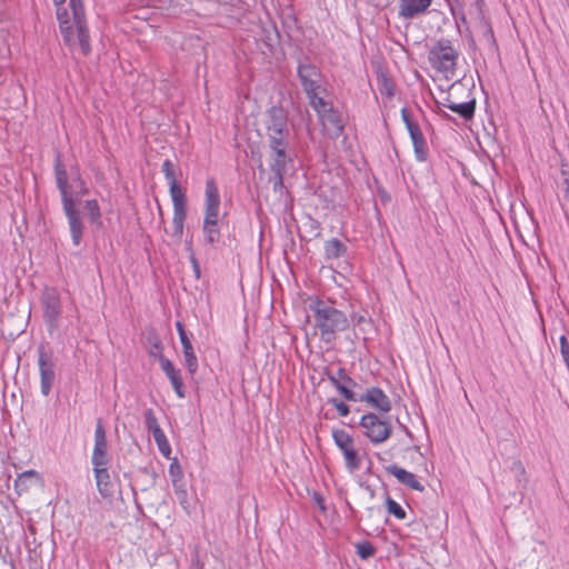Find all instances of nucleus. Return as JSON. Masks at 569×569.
Returning a JSON list of instances; mask_svg holds the SVG:
<instances>
[{
	"instance_id": "1",
	"label": "nucleus",
	"mask_w": 569,
	"mask_h": 569,
	"mask_svg": "<svg viewBox=\"0 0 569 569\" xmlns=\"http://www.w3.org/2000/svg\"><path fill=\"white\" fill-rule=\"evenodd\" d=\"M309 309L312 312L313 327L325 343L333 342L338 333L349 328L346 312L336 308L331 301L317 298L309 305Z\"/></svg>"
},
{
	"instance_id": "2",
	"label": "nucleus",
	"mask_w": 569,
	"mask_h": 569,
	"mask_svg": "<svg viewBox=\"0 0 569 569\" xmlns=\"http://www.w3.org/2000/svg\"><path fill=\"white\" fill-rule=\"evenodd\" d=\"M459 53L448 39L438 40L429 51V62L433 69L452 78L456 71Z\"/></svg>"
},
{
	"instance_id": "3",
	"label": "nucleus",
	"mask_w": 569,
	"mask_h": 569,
	"mask_svg": "<svg viewBox=\"0 0 569 569\" xmlns=\"http://www.w3.org/2000/svg\"><path fill=\"white\" fill-rule=\"evenodd\" d=\"M266 129L269 144L289 143L288 117L283 108L271 107L268 110Z\"/></svg>"
},
{
	"instance_id": "4",
	"label": "nucleus",
	"mask_w": 569,
	"mask_h": 569,
	"mask_svg": "<svg viewBox=\"0 0 569 569\" xmlns=\"http://www.w3.org/2000/svg\"><path fill=\"white\" fill-rule=\"evenodd\" d=\"M38 366L40 371L41 393L48 396L56 380L53 352L43 343L38 347Z\"/></svg>"
},
{
	"instance_id": "5",
	"label": "nucleus",
	"mask_w": 569,
	"mask_h": 569,
	"mask_svg": "<svg viewBox=\"0 0 569 569\" xmlns=\"http://www.w3.org/2000/svg\"><path fill=\"white\" fill-rule=\"evenodd\" d=\"M360 426L363 428L365 435L369 440L376 445L386 441L392 431L388 420H383L372 412L362 416Z\"/></svg>"
},
{
	"instance_id": "6",
	"label": "nucleus",
	"mask_w": 569,
	"mask_h": 569,
	"mask_svg": "<svg viewBox=\"0 0 569 569\" xmlns=\"http://www.w3.org/2000/svg\"><path fill=\"white\" fill-rule=\"evenodd\" d=\"M289 143H281V146L269 144L271 149L270 168L273 176L270 178L274 191H280L283 188V174L286 172L287 162V148Z\"/></svg>"
},
{
	"instance_id": "7",
	"label": "nucleus",
	"mask_w": 569,
	"mask_h": 569,
	"mask_svg": "<svg viewBox=\"0 0 569 569\" xmlns=\"http://www.w3.org/2000/svg\"><path fill=\"white\" fill-rule=\"evenodd\" d=\"M332 438L337 447L342 451L346 467L349 471H356L360 468V458L353 447L352 437L342 429L333 430Z\"/></svg>"
},
{
	"instance_id": "8",
	"label": "nucleus",
	"mask_w": 569,
	"mask_h": 569,
	"mask_svg": "<svg viewBox=\"0 0 569 569\" xmlns=\"http://www.w3.org/2000/svg\"><path fill=\"white\" fill-rule=\"evenodd\" d=\"M298 78L306 94L321 90L322 76L320 69L308 62H300L298 66Z\"/></svg>"
},
{
	"instance_id": "9",
	"label": "nucleus",
	"mask_w": 569,
	"mask_h": 569,
	"mask_svg": "<svg viewBox=\"0 0 569 569\" xmlns=\"http://www.w3.org/2000/svg\"><path fill=\"white\" fill-rule=\"evenodd\" d=\"M42 307L46 323L51 330L56 329L61 315V302L54 289L46 290L42 298Z\"/></svg>"
},
{
	"instance_id": "10",
	"label": "nucleus",
	"mask_w": 569,
	"mask_h": 569,
	"mask_svg": "<svg viewBox=\"0 0 569 569\" xmlns=\"http://www.w3.org/2000/svg\"><path fill=\"white\" fill-rule=\"evenodd\" d=\"M91 461L93 467L107 466L109 462L106 430L100 419L94 431V448Z\"/></svg>"
},
{
	"instance_id": "11",
	"label": "nucleus",
	"mask_w": 569,
	"mask_h": 569,
	"mask_svg": "<svg viewBox=\"0 0 569 569\" xmlns=\"http://www.w3.org/2000/svg\"><path fill=\"white\" fill-rule=\"evenodd\" d=\"M330 383L349 401H357L356 393L351 390L357 383L350 378L343 368H339L336 373L327 372Z\"/></svg>"
},
{
	"instance_id": "12",
	"label": "nucleus",
	"mask_w": 569,
	"mask_h": 569,
	"mask_svg": "<svg viewBox=\"0 0 569 569\" xmlns=\"http://www.w3.org/2000/svg\"><path fill=\"white\" fill-rule=\"evenodd\" d=\"M62 207L64 214L68 218L72 242L74 246H79L83 233V222L80 212L76 207L74 200L62 203Z\"/></svg>"
},
{
	"instance_id": "13",
	"label": "nucleus",
	"mask_w": 569,
	"mask_h": 569,
	"mask_svg": "<svg viewBox=\"0 0 569 569\" xmlns=\"http://www.w3.org/2000/svg\"><path fill=\"white\" fill-rule=\"evenodd\" d=\"M358 401L366 402L371 408L380 412H389L391 410V401L389 397L378 387H371L363 395L357 398Z\"/></svg>"
},
{
	"instance_id": "14",
	"label": "nucleus",
	"mask_w": 569,
	"mask_h": 569,
	"mask_svg": "<svg viewBox=\"0 0 569 569\" xmlns=\"http://www.w3.org/2000/svg\"><path fill=\"white\" fill-rule=\"evenodd\" d=\"M54 177L57 188L61 193V202L73 201V194L71 191L72 186L69 182V174L67 172L66 166L61 161L60 154H57L54 162Z\"/></svg>"
},
{
	"instance_id": "15",
	"label": "nucleus",
	"mask_w": 569,
	"mask_h": 569,
	"mask_svg": "<svg viewBox=\"0 0 569 569\" xmlns=\"http://www.w3.org/2000/svg\"><path fill=\"white\" fill-rule=\"evenodd\" d=\"M432 0H399L398 14L403 19H413L427 12Z\"/></svg>"
},
{
	"instance_id": "16",
	"label": "nucleus",
	"mask_w": 569,
	"mask_h": 569,
	"mask_svg": "<svg viewBox=\"0 0 569 569\" xmlns=\"http://www.w3.org/2000/svg\"><path fill=\"white\" fill-rule=\"evenodd\" d=\"M319 117L323 126V129L326 130L328 136H330L331 138H337L342 133L345 128L343 119L340 112L333 109V107L331 109H328Z\"/></svg>"
},
{
	"instance_id": "17",
	"label": "nucleus",
	"mask_w": 569,
	"mask_h": 569,
	"mask_svg": "<svg viewBox=\"0 0 569 569\" xmlns=\"http://www.w3.org/2000/svg\"><path fill=\"white\" fill-rule=\"evenodd\" d=\"M206 203H207V211H206V218H204L203 232H204L206 239L209 242H212L213 241V179H209L207 181Z\"/></svg>"
},
{
	"instance_id": "18",
	"label": "nucleus",
	"mask_w": 569,
	"mask_h": 569,
	"mask_svg": "<svg viewBox=\"0 0 569 569\" xmlns=\"http://www.w3.org/2000/svg\"><path fill=\"white\" fill-rule=\"evenodd\" d=\"M162 371L166 373L168 379L170 380L177 396L179 398L184 397V386L180 375V370L176 369L173 363L166 357H161L160 362Z\"/></svg>"
},
{
	"instance_id": "19",
	"label": "nucleus",
	"mask_w": 569,
	"mask_h": 569,
	"mask_svg": "<svg viewBox=\"0 0 569 569\" xmlns=\"http://www.w3.org/2000/svg\"><path fill=\"white\" fill-rule=\"evenodd\" d=\"M386 470L389 475L396 477L400 483L409 487L410 489L420 492L425 490V487L417 480L412 472H409L406 469L398 467L397 465L388 466Z\"/></svg>"
},
{
	"instance_id": "20",
	"label": "nucleus",
	"mask_w": 569,
	"mask_h": 569,
	"mask_svg": "<svg viewBox=\"0 0 569 569\" xmlns=\"http://www.w3.org/2000/svg\"><path fill=\"white\" fill-rule=\"evenodd\" d=\"M171 199L173 203L172 224L174 229V234L177 237H181L183 232V222L187 216V199L186 196L173 197Z\"/></svg>"
},
{
	"instance_id": "21",
	"label": "nucleus",
	"mask_w": 569,
	"mask_h": 569,
	"mask_svg": "<svg viewBox=\"0 0 569 569\" xmlns=\"http://www.w3.org/2000/svg\"><path fill=\"white\" fill-rule=\"evenodd\" d=\"M443 106L458 113L461 118L469 120L475 114L476 100L472 98L469 101L457 102L453 99V94L449 93V96L445 99Z\"/></svg>"
},
{
	"instance_id": "22",
	"label": "nucleus",
	"mask_w": 569,
	"mask_h": 569,
	"mask_svg": "<svg viewBox=\"0 0 569 569\" xmlns=\"http://www.w3.org/2000/svg\"><path fill=\"white\" fill-rule=\"evenodd\" d=\"M97 488L103 498L111 497L113 486L107 466L93 467Z\"/></svg>"
},
{
	"instance_id": "23",
	"label": "nucleus",
	"mask_w": 569,
	"mask_h": 569,
	"mask_svg": "<svg viewBox=\"0 0 569 569\" xmlns=\"http://www.w3.org/2000/svg\"><path fill=\"white\" fill-rule=\"evenodd\" d=\"M162 172L169 183V191L171 198L173 197H180L186 196L182 188L179 186L176 172H174V166L171 160L167 159L162 163Z\"/></svg>"
},
{
	"instance_id": "24",
	"label": "nucleus",
	"mask_w": 569,
	"mask_h": 569,
	"mask_svg": "<svg viewBox=\"0 0 569 569\" xmlns=\"http://www.w3.org/2000/svg\"><path fill=\"white\" fill-rule=\"evenodd\" d=\"M485 0H470L468 14L475 20V22L481 27L487 28L490 31L489 22L485 16Z\"/></svg>"
},
{
	"instance_id": "25",
	"label": "nucleus",
	"mask_w": 569,
	"mask_h": 569,
	"mask_svg": "<svg viewBox=\"0 0 569 569\" xmlns=\"http://www.w3.org/2000/svg\"><path fill=\"white\" fill-rule=\"evenodd\" d=\"M39 480V473L36 470H27L14 480V488L21 495Z\"/></svg>"
},
{
	"instance_id": "26",
	"label": "nucleus",
	"mask_w": 569,
	"mask_h": 569,
	"mask_svg": "<svg viewBox=\"0 0 569 569\" xmlns=\"http://www.w3.org/2000/svg\"><path fill=\"white\" fill-rule=\"evenodd\" d=\"M180 342L183 348V356L188 371L192 375L198 368L197 357L193 352L192 343L188 336L181 337Z\"/></svg>"
},
{
	"instance_id": "27",
	"label": "nucleus",
	"mask_w": 569,
	"mask_h": 569,
	"mask_svg": "<svg viewBox=\"0 0 569 569\" xmlns=\"http://www.w3.org/2000/svg\"><path fill=\"white\" fill-rule=\"evenodd\" d=\"M347 251V247L337 238L330 239L325 244V253L327 259H337L342 257Z\"/></svg>"
},
{
	"instance_id": "28",
	"label": "nucleus",
	"mask_w": 569,
	"mask_h": 569,
	"mask_svg": "<svg viewBox=\"0 0 569 569\" xmlns=\"http://www.w3.org/2000/svg\"><path fill=\"white\" fill-rule=\"evenodd\" d=\"M56 7H57V19L59 20V23H60V31L63 34L64 40L67 42H69L71 33H72V31H71L72 27L70 26V22H69V13H68L67 9L63 7V4L56 6Z\"/></svg>"
},
{
	"instance_id": "29",
	"label": "nucleus",
	"mask_w": 569,
	"mask_h": 569,
	"mask_svg": "<svg viewBox=\"0 0 569 569\" xmlns=\"http://www.w3.org/2000/svg\"><path fill=\"white\" fill-rule=\"evenodd\" d=\"M84 209L89 216L90 223L97 228L102 227V214L97 200H87Z\"/></svg>"
},
{
	"instance_id": "30",
	"label": "nucleus",
	"mask_w": 569,
	"mask_h": 569,
	"mask_svg": "<svg viewBox=\"0 0 569 569\" xmlns=\"http://www.w3.org/2000/svg\"><path fill=\"white\" fill-rule=\"evenodd\" d=\"M148 342V353L152 358H157L159 362H161V357H164L162 353L163 345L159 338V336L153 331L150 332L147 337Z\"/></svg>"
},
{
	"instance_id": "31",
	"label": "nucleus",
	"mask_w": 569,
	"mask_h": 569,
	"mask_svg": "<svg viewBox=\"0 0 569 569\" xmlns=\"http://www.w3.org/2000/svg\"><path fill=\"white\" fill-rule=\"evenodd\" d=\"M78 32V40L81 48V51L84 56L90 53V41H89V32L86 24V19L81 20L80 23H74Z\"/></svg>"
},
{
	"instance_id": "32",
	"label": "nucleus",
	"mask_w": 569,
	"mask_h": 569,
	"mask_svg": "<svg viewBox=\"0 0 569 569\" xmlns=\"http://www.w3.org/2000/svg\"><path fill=\"white\" fill-rule=\"evenodd\" d=\"M320 92H321V90H316V91L311 92L310 94H307L311 107L317 111L318 116L322 114L328 109L332 108V104L330 102L326 101L320 96Z\"/></svg>"
},
{
	"instance_id": "33",
	"label": "nucleus",
	"mask_w": 569,
	"mask_h": 569,
	"mask_svg": "<svg viewBox=\"0 0 569 569\" xmlns=\"http://www.w3.org/2000/svg\"><path fill=\"white\" fill-rule=\"evenodd\" d=\"M153 439L158 446V449L159 451L166 457V458H170V455H171V447H170V443L164 435V432L162 431V429H160L159 431L154 432L153 435Z\"/></svg>"
},
{
	"instance_id": "34",
	"label": "nucleus",
	"mask_w": 569,
	"mask_h": 569,
	"mask_svg": "<svg viewBox=\"0 0 569 569\" xmlns=\"http://www.w3.org/2000/svg\"><path fill=\"white\" fill-rule=\"evenodd\" d=\"M450 6V11L457 22L467 24V17L466 12L463 11L462 4L459 2V0H446Z\"/></svg>"
},
{
	"instance_id": "35",
	"label": "nucleus",
	"mask_w": 569,
	"mask_h": 569,
	"mask_svg": "<svg viewBox=\"0 0 569 569\" xmlns=\"http://www.w3.org/2000/svg\"><path fill=\"white\" fill-rule=\"evenodd\" d=\"M356 552L362 560H367L376 553V548L370 541L365 540L356 545Z\"/></svg>"
},
{
	"instance_id": "36",
	"label": "nucleus",
	"mask_w": 569,
	"mask_h": 569,
	"mask_svg": "<svg viewBox=\"0 0 569 569\" xmlns=\"http://www.w3.org/2000/svg\"><path fill=\"white\" fill-rule=\"evenodd\" d=\"M70 7L73 16V23H80L81 20H84V9L82 0H70Z\"/></svg>"
},
{
	"instance_id": "37",
	"label": "nucleus",
	"mask_w": 569,
	"mask_h": 569,
	"mask_svg": "<svg viewBox=\"0 0 569 569\" xmlns=\"http://www.w3.org/2000/svg\"><path fill=\"white\" fill-rule=\"evenodd\" d=\"M144 423L152 435L161 429L152 409L144 411Z\"/></svg>"
},
{
	"instance_id": "38",
	"label": "nucleus",
	"mask_w": 569,
	"mask_h": 569,
	"mask_svg": "<svg viewBox=\"0 0 569 569\" xmlns=\"http://www.w3.org/2000/svg\"><path fill=\"white\" fill-rule=\"evenodd\" d=\"M387 509L388 512L393 515L397 519L406 518V511L403 508L390 497L387 498Z\"/></svg>"
},
{
	"instance_id": "39",
	"label": "nucleus",
	"mask_w": 569,
	"mask_h": 569,
	"mask_svg": "<svg viewBox=\"0 0 569 569\" xmlns=\"http://www.w3.org/2000/svg\"><path fill=\"white\" fill-rule=\"evenodd\" d=\"M415 154L418 161H426L428 158V148L426 139L412 142Z\"/></svg>"
},
{
	"instance_id": "40",
	"label": "nucleus",
	"mask_w": 569,
	"mask_h": 569,
	"mask_svg": "<svg viewBox=\"0 0 569 569\" xmlns=\"http://www.w3.org/2000/svg\"><path fill=\"white\" fill-rule=\"evenodd\" d=\"M169 476L172 482H177L178 480H182L183 472L180 463L177 458H174L169 466Z\"/></svg>"
},
{
	"instance_id": "41",
	"label": "nucleus",
	"mask_w": 569,
	"mask_h": 569,
	"mask_svg": "<svg viewBox=\"0 0 569 569\" xmlns=\"http://www.w3.org/2000/svg\"><path fill=\"white\" fill-rule=\"evenodd\" d=\"M559 345H560V353L562 356V359L569 369V341L565 335H561L559 338Z\"/></svg>"
},
{
	"instance_id": "42",
	"label": "nucleus",
	"mask_w": 569,
	"mask_h": 569,
	"mask_svg": "<svg viewBox=\"0 0 569 569\" xmlns=\"http://www.w3.org/2000/svg\"><path fill=\"white\" fill-rule=\"evenodd\" d=\"M70 179L72 182H78L79 183V191H78V194L79 196H83L88 192V189L86 188L84 186V182L82 181L81 179V176H80V172L78 170V168H74L71 170L70 172Z\"/></svg>"
},
{
	"instance_id": "43",
	"label": "nucleus",
	"mask_w": 569,
	"mask_h": 569,
	"mask_svg": "<svg viewBox=\"0 0 569 569\" xmlns=\"http://www.w3.org/2000/svg\"><path fill=\"white\" fill-rule=\"evenodd\" d=\"M511 470L516 473L517 477H519L518 481L521 483V487H526L527 479L525 477L526 470L523 465L520 461H515Z\"/></svg>"
},
{
	"instance_id": "44",
	"label": "nucleus",
	"mask_w": 569,
	"mask_h": 569,
	"mask_svg": "<svg viewBox=\"0 0 569 569\" xmlns=\"http://www.w3.org/2000/svg\"><path fill=\"white\" fill-rule=\"evenodd\" d=\"M172 485H173L177 498L179 499V501L181 503H183L186 501V498H187V490H186V485L183 482V479L182 480H178L177 482H172Z\"/></svg>"
},
{
	"instance_id": "45",
	"label": "nucleus",
	"mask_w": 569,
	"mask_h": 569,
	"mask_svg": "<svg viewBox=\"0 0 569 569\" xmlns=\"http://www.w3.org/2000/svg\"><path fill=\"white\" fill-rule=\"evenodd\" d=\"M380 92L382 94H386L387 97H392L393 93H395L393 92V84H392V82L386 76L381 77Z\"/></svg>"
},
{
	"instance_id": "46",
	"label": "nucleus",
	"mask_w": 569,
	"mask_h": 569,
	"mask_svg": "<svg viewBox=\"0 0 569 569\" xmlns=\"http://www.w3.org/2000/svg\"><path fill=\"white\" fill-rule=\"evenodd\" d=\"M330 403H332L335 406L339 416L347 417L349 415V412H350L349 406L346 405L345 402L339 401L336 398H332V399H330Z\"/></svg>"
},
{
	"instance_id": "47",
	"label": "nucleus",
	"mask_w": 569,
	"mask_h": 569,
	"mask_svg": "<svg viewBox=\"0 0 569 569\" xmlns=\"http://www.w3.org/2000/svg\"><path fill=\"white\" fill-rule=\"evenodd\" d=\"M401 117L407 128L409 127V124L415 123V121L410 117L409 111L406 108L401 109Z\"/></svg>"
},
{
	"instance_id": "48",
	"label": "nucleus",
	"mask_w": 569,
	"mask_h": 569,
	"mask_svg": "<svg viewBox=\"0 0 569 569\" xmlns=\"http://www.w3.org/2000/svg\"><path fill=\"white\" fill-rule=\"evenodd\" d=\"M313 499L322 512L326 511L325 500L319 493L313 495Z\"/></svg>"
},
{
	"instance_id": "49",
	"label": "nucleus",
	"mask_w": 569,
	"mask_h": 569,
	"mask_svg": "<svg viewBox=\"0 0 569 569\" xmlns=\"http://www.w3.org/2000/svg\"><path fill=\"white\" fill-rule=\"evenodd\" d=\"M407 129H408V132H409L410 137L412 134H416L419 131H421V129H420V127H419V124L417 122H415L413 124H409V127Z\"/></svg>"
},
{
	"instance_id": "50",
	"label": "nucleus",
	"mask_w": 569,
	"mask_h": 569,
	"mask_svg": "<svg viewBox=\"0 0 569 569\" xmlns=\"http://www.w3.org/2000/svg\"><path fill=\"white\" fill-rule=\"evenodd\" d=\"M176 327H177V330H178V333H179V338L188 336L187 331L184 330L183 325L180 321H177Z\"/></svg>"
},
{
	"instance_id": "51",
	"label": "nucleus",
	"mask_w": 569,
	"mask_h": 569,
	"mask_svg": "<svg viewBox=\"0 0 569 569\" xmlns=\"http://www.w3.org/2000/svg\"><path fill=\"white\" fill-rule=\"evenodd\" d=\"M410 138H411L412 142L420 141V140L425 139L422 131H419L418 133L412 134Z\"/></svg>"
},
{
	"instance_id": "52",
	"label": "nucleus",
	"mask_w": 569,
	"mask_h": 569,
	"mask_svg": "<svg viewBox=\"0 0 569 569\" xmlns=\"http://www.w3.org/2000/svg\"><path fill=\"white\" fill-rule=\"evenodd\" d=\"M66 0H53L54 6L64 4Z\"/></svg>"
},
{
	"instance_id": "53",
	"label": "nucleus",
	"mask_w": 569,
	"mask_h": 569,
	"mask_svg": "<svg viewBox=\"0 0 569 569\" xmlns=\"http://www.w3.org/2000/svg\"><path fill=\"white\" fill-rule=\"evenodd\" d=\"M194 271H196L197 277H199L200 271H199V269H198V266H197V264H194Z\"/></svg>"
},
{
	"instance_id": "54",
	"label": "nucleus",
	"mask_w": 569,
	"mask_h": 569,
	"mask_svg": "<svg viewBox=\"0 0 569 569\" xmlns=\"http://www.w3.org/2000/svg\"><path fill=\"white\" fill-rule=\"evenodd\" d=\"M451 88H452L453 91H456L458 89L457 83H453Z\"/></svg>"
},
{
	"instance_id": "55",
	"label": "nucleus",
	"mask_w": 569,
	"mask_h": 569,
	"mask_svg": "<svg viewBox=\"0 0 569 569\" xmlns=\"http://www.w3.org/2000/svg\"><path fill=\"white\" fill-rule=\"evenodd\" d=\"M214 203H216V207H217L218 206V200L217 199L214 200Z\"/></svg>"
}]
</instances>
